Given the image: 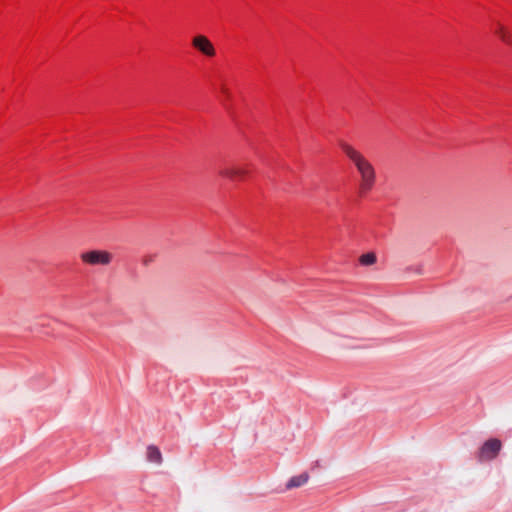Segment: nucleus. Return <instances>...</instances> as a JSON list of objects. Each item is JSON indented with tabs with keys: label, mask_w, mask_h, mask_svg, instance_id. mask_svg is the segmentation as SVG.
Masks as SVG:
<instances>
[{
	"label": "nucleus",
	"mask_w": 512,
	"mask_h": 512,
	"mask_svg": "<svg viewBox=\"0 0 512 512\" xmlns=\"http://www.w3.org/2000/svg\"><path fill=\"white\" fill-rule=\"evenodd\" d=\"M340 147L347 158L354 164L360 176L359 193L369 192L376 182V170L373 164L350 144L341 143Z\"/></svg>",
	"instance_id": "f257e3e1"
},
{
	"label": "nucleus",
	"mask_w": 512,
	"mask_h": 512,
	"mask_svg": "<svg viewBox=\"0 0 512 512\" xmlns=\"http://www.w3.org/2000/svg\"><path fill=\"white\" fill-rule=\"evenodd\" d=\"M502 448V443L497 438H491L483 443L478 452V459L481 462L495 459Z\"/></svg>",
	"instance_id": "f03ea898"
},
{
	"label": "nucleus",
	"mask_w": 512,
	"mask_h": 512,
	"mask_svg": "<svg viewBox=\"0 0 512 512\" xmlns=\"http://www.w3.org/2000/svg\"><path fill=\"white\" fill-rule=\"evenodd\" d=\"M192 46L207 57H214L216 55L214 45L204 35H196L193 37Z\"/></svg>",
	"instance_id": "7ed1b4c3"
},
{
	"label": "nucleus",
	"mask_w": 512,
	"mask_h": 512,
	"mask_svg": "<svg viewBox=\"0 0 512 512\" xmlns=\"http://www.w3.org/2000/svg\"><path fill=\"white\" fill-rule=\"evenodd\" d=\"M219 175L231 180H242L248 175V169L241 165H227L219 170Z\"/></svg>",
	"instance_id": "20e7f679"
},
{
	"label": "nucleus",
	"mask_w": 512,
	"mask_h": 512,
	"mask_svg": "<svg viewBox=\"0 0 512 512\" xmlns=\"http://www.w3.org/2000/svg\"><path fill=\"white\" fill-rule=\"evenodd\" d=\"M146 459L148 462L161 465L163 462V457L160 449L155 445H149L146 448Z\"/></svg>",
	"instance_id": "39448f33"
},
{
	"label": "nucleus",
	"mask_w": 512,
	"mask_h": 512,
	"mask_svg": "<svg viewBox=\"0 0 512 512\" xmlns=\"http://www.w3.org/2000/svg\"><path fill=\"white\" fill-rule=\"evenodd\" d=\"M309 479L308 473H302L297 476H293L286 484L287 489H293L297 487H301L302 485L306 484Z\"/></svg>",
	"instance_id": "423d86ee"
},
{
	"label": "nucleus",
	"mask_w": 512,
	"mask_h": 512,
	"mask_svg": "<svg viewBox=\"0 0 512 512\" xmlns=\"http://www.w3.org/2000/svg\"><path fill=\"white\" fill-rule=\"evenodd\" d=\"M494 32L503 42L512 44V35L502 24L496 23Z\"/></svg>",
	"instance_id": "0eeeda50"
},
{
	"label": "nucleus",
	"mask_w": 512,
	"mask_h": 512,
	"mask_svg": "<svg viewBox=\"0 0 512 512\" xmlns=\"http://www.w3.org/2000/svg\"><path fill=\"white\" fill-rule=\"evenodd\" d=\"M91 265H107L110 258H85Z\"/></svg>",
	"instance_id": "6e6552de"
},
{
	"label": "nucleus",
	"mask_w": 512,
	"mask_h": 512,
	"mask_svg": "<svg viewBox=\"0 0 512 512\" xmlns=\"http://www.w3.org/2000/svg\"><path fill=\"white\" fill-rule=\"evenodd\" d=\"M362 266H372L376 263L377 258H359Z\"/></svg>",
	"instance_id": "1a4fd4ad"
},
{
	"label": "nucleus",
	"mask_w": 512,
	"mask_h": 512,
	"mask_svg": "<svg viewBox=\"0 0 512 512\" xmlns=\"http://www.w3.org/2000/svg\"><path fill=\"white\" fill-rule=\"evenodd\" d=\"M82 256H91V257H94V256H109L107 252H104V251H90L86 254H83Z\"/></svg>",
	"instance_id": "9d476101"
},
{
	"label": "nucleus",
	"mask_w": 512,
	"mask_h": 512,
	"mask_svg": "<svg viewBox=\"0 0 512 512\" xmlns=\"http://www.w3.org/2000/svg\"><path fill=\"white\" fill-rule=\"evenodd\" d=\"M362 256L369 257V256H375V255L373 253H366V254H363Z\"/></svg>",
	"instance_id": "9b49d317"
}]
</instances>
